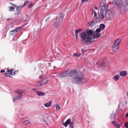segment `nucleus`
Instances as JSON below:
<instances>
[{
	"label": "nucleus",
	"mask_w": 128,
	"mask_h": 128,
	"mask_svg": "<svg viewBox=\"0 0 128 128\" xmlns=\"http://www.w3.org/2000/svg\"><path fill=\"white\" fill-rule=\"evenodd\" d=\"M58 78H66V76H71L72 82V84H84L86 82L84 74L80 71L74 70L71 71L70 70H66L65 72H62L57 74Z\"/></svg>",
	"instance_id": "f257e3e1"
},
{
	"label": "nucleus",
	"mask_w": 128,
	"mask_h": 128,
	"mask_svg": "<svg viewBox=\"0 0 128 128\" xmlns=\"http://www.w3.org/2000/svg\"><path fill=\"white\" fill-rule=\"evenodd\" d=\"M94 30H86L80 34V36L82 39V42L86 46H88L90 42H94V38H98L100 36V33H96L94 34Z\"/></svg>",
	"instance_id": "f03ea898"
},
{
	"label": "nucleus",
	"mask_w": 128,
	"mask_h": 128,
	"mask_svg": "<svg viewBox=\"0 0 128 128\" xmlns=\"http://www.w3.org/2000/svg\"><path fill=\"white\" fill-rule=\"evenodd\" d=\"M101 10L98 14V16L101 20H104L106 18L108 20H112L114 18V14L112 11L108 10L106 4L104 2L100 6Z\"/></svg>",
	"instance_id": "7ed1b4c3"
},
{
	"label": "nucleus",
	"mask_w": 128,
	"mask_h": 128,
	"mask_svg": "<svg viewBox=\"0 0 128 128\" xmlns=\"http://www.w3.org/2000/svg\"><path fill=\"white\" fill-rule=\"evenodd\" d=\"M120 42H122V39L119 38L114 42L112 50L114 52H116L118 50V48H120L119 46L120 44Z\"/></svg>",
	"instance_id": "20e7f679"
},
{
	"label": "nucleus",
	"mask_w": 128,
	"mask_h": 128,
	"mask_svg": "<svg viewBox=\"0 0 128 128\" xmlns=\"http://www.w3.org/2000/svg\"><path fill=\"white\" fill-rule=\"evenodd\" d=\"M16 92L18 94V96L13 98V102H16L18 100H20V98H22V94L24 93L22 90H17Z\"/></svg>",
	"instance_id": "39448f33"
},
{
	"label": "nucleus",
	"mask_w": 128,
	"mask_h": 128,
	"mask_svg": "<svg viewBox=\"0 0 128 128\" xmlns=\"http://www.w3.org/2000/svg\"><path fill=\"white\" fill-rule=\"evenodd\" d=\"M119 10L121 14H124L126 12V7L123 4H120L118 6Z\"/></svg>",
	"instance_id": "423d86ee"
},
{
	"label": "nucleus",
	"mask_w": 128,
	"mask_h": 128,
	"mask_svg": "<svg viewBox=\"0 0 128 128\" xmlns=\"http://www.w3.org/2000/svg\"><path fill=\"white\" fill-rule=\"evenodd\" d=\"M62 20H64V14L60 13L57 16L56 21L62 22Z\"/></svg>",
	"instance_id": "0eeeda50"
},
{
	"label": "nucleus",
	"mask_w": 128,
	"mask_h": 128,
	"mask_svg": "<svg viewBox=\"0 0 128 128\" xmlns=\"http://www.w3.org/2000/svg\"><path fill=\"white\" fill-rule=\"evenodd\" d=\"M94 20H95V22H100V18H98V15L96 11H94Z\"/></svg>",
	"instance_id": "6e6552de"
},
{
	"label": "nucleus",
	"mask_w": 128,
	"mask_h": 128,
	"mask_svg": "<svg viewBox=\"0 0 128 128\" xmlns=\"http://www.w3.org/2000/svg\"><path fill=\"white\" fill-rule=\"evenodd\" d=\"M72 122V120L69 118L66 120L65 123L64 122L62 123V126H65V128H66L68 126V124H70L72 122Z\"/></svg>",
	"instance_id": "1a4fd4ad"
},
{
	"label": "nucleus",
	"mask_w": 128,
	"mask_h": 128,
	"mask_svg": "<svg viewBox=\"0 0 128 128\" xmlns=\"http://www.w3.org/2000/svg\"><path fill=\"white\" fill-rule=\"evenodd\" d=\"M14 70H7V72H6L5 74V76H10L11 74H12V71Z\"/></svg>",
	"instance_id": "9d476101"
},
{
	"label": "nucleus",
	"mask_w": 128,
	"mask_h": 128,
	"mask_svg": "<svg viewBox=\"0 0 128 128\" xmlns=\"http://www.w3.org/2000/svg\"><path fill=\"white\" fill-rule=\"evenodd\" d=\"M62 24V22L56 20V22L54 24V28H58L60 26V24Z\"/></svg>",
	"instance_id": "9b49d317"
},
{
	"label": "nucleus",
	"mask_w": 128,
	"mask_h": 128,
	"mask_svg": "<svg viewBox=\"0 0 128 128\" xmlns=\"http://www.w3.org/2000/svg\"><path fill=\"white\" fill-rule=\"evenodd\" d=\"M100 64L102 68H106V63L104 61H101Z\"/></svg>",
	"instance_id": "f8f14e48"
},
{
	"label": "nucleus",
	"mask_w": 128,
	"mask_h": 128,
	"mask_svg": "<svg viewBox=\"0 0 128 128\" xmlns=\"http://www.w3.org/2000/svg\"><path fill=\"white\" fill-rule=\"evenodd\" d=\"M82 32V29H78L75 30V36L76 40H78V34Z\"/></svg>",
	"instance_id": "ddd939ff"
},
{
	"label": "nucleus",
	"mask_w": 128,
	"mask_h": 128,
	"mask_svg": "<svg viewBox=\"0 0 128 128\" xmlns=\"http://www.w3.org/2000/svg\"><path fill=\"white\" fill-rule=\"evenodd\" d=\"M36 94L39 96H46V94H44V92H42L36 91Z\"/></svg>",
	"instance_id": "4468645a"
},
{
	"label": "nucleus",
	"mask_w": 128,
	"mask_h": 128,
	"mask_svg": "<svg viewBox=\"0 0 128 128\" xmlns=\"http://www.w3.org/2000/svg\"><path fill=\"white\" fill-rule=\"evenodd\" d=\"M112 124H114V126H116V128H120V126L117 124L116 122L114 121H112Z\"/></svg>",
	"instance_id": "2eb2a0df"
},
{
	"label": "nucleus",
	"mask_w": 128,
	"mask_h": 128,
	"mask_svg": "<svg viewBox=\"0 0 128 128\" xmlns=\"http://www.w3.org/2000/svg\"><path fill=\"white\" fill-rule=\"evenodd\" d=\"M120 76L118 74L114 76L113 77V80L115 82H118V80H120Z\"/></svg>",
	"instance_id": "dca6fc26"
},
{
	"label": "nucleus",
	"mask_w": 128,
	"mask_h": 128,
	"mask_svg": "<svg viewBox=\"0 0 128 128\" xmlns=\"http://www.w3.org/2000/svg\"><path fill=\"white\" fill-rule=\"evenodd\" d=\"M128 74V73L126 72V71H122L120 73V75L121 76H126Z\"/></svg>",
	"instance_id": "f3484780"
},
{
	"label": "nucleus",
	"mask_w": 128,
	"mask_h": 128,
	"mask_svg": "<svg viewBox=\"0 0 128 128\" xmlns=\"http://www.w3.org/2000/svg\"><path fill=\"white\" fill-rule=\"evenodd\" d=\"M52 102H49L47 103H46L44 104V106H46V108H50V106H52Z\"/></svg>",
	"instance_id": "a211bd4d"
},
{
	"label": "nucleus",
	"mask_w": 128,
	"mask_h": 128,
	"mask_svg": "<svg viewBox=\"0 0 128 128\" xmlns=\"http://www.w3.org/2000/svg\"><path fill=\"white\" fill-rule=\"evenodd\" d=\"M42 84V86H44V84H48V79L44 78L41 82Z\"/></svg>",
	"instance_id": "6ab92c4d"
},
{
	"label": "nucleus",
	"mask_w": 128,
	"mask_h": 128,
	"mask_svg": "<svg viewBox=\"0 0 128 128\" xmlns=\"http://www.w3.org/2000/svg\"><path fill=\"white\" fill-rule=\"evenodd\" d=\"M24 126H28V124H30V122L28 120H26L24 122H23Z\"/></svg>",
	"instance_id": "aec40b11"
},
{
	"label": "nucleus",
	"mask_w": 128,
	"mask_h": 128,
	"mask_svg": "<svg viewBox=\"0 0 128 128\" xmlns=\"http://www.w3.org/2000/svg\"><path fill=\"white\" fill-rule=\"evenodd\" d=\"M94 24H96V20H95L90 22L88 23V24L90 25V26H94Z\"/></svg>",
	"instance_id": "412c9836"
},
{
	"label": "nucleus",
	"mask_w": 128,
	"mask_h": 128,
	"mask_svg": "<svg viewBox=\"0 0 128 128\" xmlns=\"http://www.w3.org/2000/svg\"><path fill=\"white\" fill-rule=\"evenodd\" d=\"M100 29L101 30H104L106 28V26L104 25V24H100Z\"/></svg>",
	"instance_id": "4be33fe9"
},
{
	"label": "nucleus",
	"mask_w": 128,
	"mask_h": 128,
	"mask_svg": "<svg viewBox=\"0 0 128 128\" xmlns=\"http://www.w3.org/2000/svg\"><path fill=\"white\" fill-rule=\"evenodd\" d=\"M10 12H14V6H10L8 7Z\"/></svg>",
	"instance_id": "5701e85b"
},
{
	"label": "nucleus",
	"mask_w": 128,
	"mask_h": 128,
	"mask_svg": "<svg viewBox=\"0 0 128 128\" xmlns=\"http://www.w3.org/2000/svg\"><path fill=\"white\" fill-rule=\"evenodd\" d=\"M30 19V16L28 15H26L24 18V20H28Z\"/></svg>",
	"instance_id": "b1692460"
},
{
	"label": "nucleus",
	"mask_w": 128,
	"mask_h": 128,
	"mask_svg": "<svg viewBox=\"0 0 128 128\" xmlns=\"http://www.w3.org/2000/svg\"><path fill=\"white\" fill-rule=\"evenodd\" d=\"M20 12V10L16 8V11L15 12L16 16L18 15V14Z\"/></svg>",
	"instance_id": "393cba45"
},
{
	"label": "nucleus",
	"mask_w": 128,
	"mask_h": 128,
	"mask_svg": "<svg viewBox=\"0 0 128 128\" xmlns=\"http://www.w3.org/2000/svg\"><path fill=\"white\" fill-rule=\"evenodd\" d=\"M36 86H40V88H42V82H36Z\"/></svg>",
	"instance_id": "a878e982"
},
{
	"label": "nucleus",
	"mask_w": 128,
	"mask_h": 128,
	"mask_svg": "<svg viewBox=\"0 0 128 128\" xmlns=\"http://www.w3.org/2000/svg\"><path fill=\"white\" fill-rule=\"evenodd\" d=\"M110 118L111 120H114V118H116V114L114 113H112L111 114Z\"/></svg>",
	"instance_id": "bb28decb"
},
{
	"label": "nucleus",
	"mask_w": 128,
	"mask_h": 128,
	"mask_svg": "<svg viewBox=\"0 0 128 128\" xmlns=\"http://www.w3.org/2000/svg\"><path fill=\"white\" fill-rule=\"evenodd\" d=\"M16 32V30L14 29V30H12L10 32V34H11V36H14Z\"/></svg>",
	"instance_id": "cd10ccee"
},
{
	"label": "nucleus",
	"mask_w": 128,
	"mask_h": 128,
	"mask_svg": "<svg viewBox=\"0 0 128 128\" xmlns=\"http://www.w3.org/2000/svg\"><path fill=\"white\" fill-rule=\"evenodd\" d=\"M102 31L100 28H98L96 31H95V32L96 34H98V33H99V32H100Z\"/></svg>",
	"instance_id": "c85d7f7f"
},
{
	"label": "nucleus",
	"mask_w": 128,
	"mask_h": 128,
	"mask_svg": "<svg viewBox=\"0 0 128 128\" xmlns=\"http://www.w3.org/2000/svg\"><path fill=\"white\" fill-rule=\"evenodd\" d=\"M24 5H20V6H17L16 7V8H17L18 10H21V8H24Z\"/></svg>",
	"instance_id": "c756f323"
},
{
	"label": "nucleus",
	"mask_w": 128,
	"mask_h": 128,
	"mask_svg": "<svg viewBox=\"0 0 128 128\" xmlns=\"http://www.w3.org/2000/svg\"><path fill=\"white\" fill-rule=\"evenodd\" d=\"M73 56H76V57L80 56H82V54L74 53Z\"/></svg>",
	"instance_id": "7c9ffc66"
},
{
	"label": "nucleus",
	"mask_w": 128,
	"mask_h": 128,
	"mask_svg": "<svg viewBox=\"0 0 128 128\" xmlns=\"http://www.w3.org/2000/svg\"><path fill=\"white\" fill-rule=\"evenodd\" d=\"M20 28H22L20 27L15 28L14 30H15L16 32H20Z\"/></svg>",
	"instance_id": "2f4dec72"
},
{
	"label": "nucleus",
	"mask_w": 128,
	"mask_h": 128,
	"mask_svg": "<svg viewBox=\"0 0 128 128\" xmlns=\"http://www.w3.org/2000/svg\"><path fill=\"white\" fill-rule=\"evenodd\" d=\"M70 128H74V122H71L70 124Z\"/></svg>",
	"instance_id": "473e14b6"
},
{
	"label": "nucleus",
	"mask_w": 128,
	"mask_h": 128,
	"mask_svg": "<svg viewBox=\"0 0 128 128\" xmlns=\"http://www.w3.org/2000/svg\"><path fill=\"white\" fill-rule=\"evenodd\" d=\"M112 4H113V6H116V0H112Z\"/></svg>",
	"instance_id": "72a5a7b5"
},
{
	"label": "nucleus",
	"mask_w": 128,
	"mask_h": 128,
	"mask_svg": "<svg viewBox=\"0 0 128 128\" xmlns=\"http://www.w3.org/2000/svg\"><path fill=\"white\" fill-rule=\"evenodd\" d=\"M32 7V3H30L29 5H28V8L30 9Z\"/></svg>",
	"instance_id": "f704fd0d"
},
{
	"label": "nucleus",
	"mask_w": 128,
	"mask_h": 128,
	"mask_svg": "<svg viewBox=\"0 0 128 128\" xmlns=\"http://www.w3.org/2000/svg\"><path fill=\"white\" fill-rule=\"evenodd\" d=\"M28 4V1H26L24 2V4H23V6H26V4Z\"/></svg>",
	"instance_id": "c9c22d12"
},
{
	"label": "nucleus",
	"mask_w": 128,
	"mask_h": 128,
	"mask_svg": "<svg viewBox=\"0 0 128 128\" xmlns=\"http://www.w3.org/2000/svg\"><path fill=\"white\" fill-rule=\"evenodd\" d=\"M88 2V0H82L81 4H82L84 2Z\"/></svg>",
	"instance_id": "e433bc0d"
},
{
	"label": "nucleus",
	"mask_w": 128,
	"mask_h": 128,
	"mask_svg": "<svg viewBox=\"0 0 128 128\" xmlns=\"http://www.w3.org/2000/svg\"><path fill=\"white\" fill-rule=\"evenodd\" d=\"M10 4H12V6H13L14 8H16L18 6V5L15 4H12V2H10Z\"/></svg>",
	"instance_id": "4c0bfd02"
},
{
	"label": "nucleus",
	"mask_w": 128,
	"mask_h": 128,
	"mask_svg": "<svg viewBox=\"0 0 128 128\" xmlns=\"http://www.w3.org/2000/svg\"><path fill=\"white\" fill-rule=\"evenodd\" d=\"M56 110H58L60 108V106H58V104H56Z\"/></svg>",
	"instance_id": "58836bf2"
},
{
	"label": "nucleus",
	"mask_w": 128,
	"mask_h": 128,
	"mask_svg": "<svg viewBox=\"0 0 128 128\" xmlns=\"http://www.w3.org/2000/svg\"><path fill=\"white\" fill-rule=\"evenodd\" d=\"M124 126L125 128H128V122H126L124 124Z\"/></svg>",
	"instance_id": "ea45409f"
},
{
	"label": "nucleus",
	"mask_w": 128,
	"mask_h": 128,
	"mask_svg": "<svg viewBox=\"0 0 128 128\" xmlns=\"http://www.w3.org/2000/svg\"><path fill=\"white\" fill-rule=\"evenodd\" d=\"M32 90H33V92H36V88H32Z\"/></svg>",
	"instance_id": "a19ab883"
},
{
	"label": "nucleus",
	"mask_w": 128,
	"mask_h": 128,
	"mask_svg": "<svg viewBox=\"0 0 128 128\" xmlns=\"http://www.w3.org/2000/svg\"><path fill=\"white\" fill-rule=\"evenodd\" d=\"M0 72H6V70H1Z\"/></svg>",
	"instance_id": "79ce46f5"
},
{
	"label": "nucleus",
	"mask_w": 128,
	"mask_h": 128,
	"mask_svg": "<svg viewBox=\"0 0 128 128\" xmlns=\"http://www.w3.org/2000/svg\"><path fill=\"white\" fill-rule=\"evenodd\" d=\"M49 20H50V18H48L47 19H46V22H48Z\"/></svg>",
	"instance_id": "37998d69"
},
{
	"label": "nucleus",
	"mask_w": 128,
	"mask_h": 128,
	"mask_svg": "<svg viewBox=\"0 0 128 128\" xmlns=\"http://www.w3.org/2000/svg\"><path fill=\"white\" fill-rule=\"evenodd\" d=\"M81 50H82V52H84V49L82 48V49Z\"/></svg>",
	"instance_id": "c03bdc74"
},
{
	"label": "nucleus",
	"mask_w": 128,
	"mask_h": 128,
	"mask_svg": "<svg viewBox=\"0 0 128 128\" xmlns=\"http://www.w3.org/2000/svg\"><path fill=\"white\" fill-rule=\"evenodd\" d=\"M126 118H128V112L126 114Z\"/></svg>",
	"instance_id": "a18cd8bd"
},
{
	"label": "nucleus",
	"mask_w": 128,
	"mask_h": 128,
	"mask_svg": "<svg viewBox=\"0 0 128 128\" xmlns=\"http://www.w3.org/2000/svg\"><path fill=\"white\" fill-rule=\"evenodd\" d=\"M37 38H38V37L35 38V39H34V42H36V40Z\"/></svg>",
	"instance_id": "49530a36"
},
{
	"label": "nucleus",
	"mask_w": 128,
	"mask_h": 128,
	"mask_svg": "<svg viewBox=\"0 0 128 128\" xmlns=\"http://www.w3.org/2000/svg\"><path fill=\"white\" fill-rule=\"evenodd\" d=\"M124 104H128V102H127V101H125Z\"/></svg>",
	"instance_id": "de8ad7c7"
},
{
	"label": "nucleus",
	"mask_w": 128,
	"mask_h": 128,
	"mask_svg": "<svg viewBox=\"0 0 128 128\" xmlns=\"http://www.w3.org/2000/svg\"><path fill=\"white\" fill-rule=\"evenodd\" d=\"M94 8H95V10H98V7L95 6Z\"/></svg>",
	"instance_id": "09e8293b"
},
{
	"label": "nucleus",
	"mask_w": 128,
	"mask_h": 128,
	"mask_svg": "<svg viewBox=\"0 0 128 128\" xmlns=\"http://www.w3.org/2000/svg\"><path fill=\"white\" fill-rule=\"evenodd\" d=\"M42 78V76H39V78Z\"/></svg>",
	"instance_id": "8fccbe9b"
},
{
	"label": "nucleus",
	"mask_w": 128,
	"mask_h": 128,
	"mask_svg": "<svg viewBox=\"0 0 128 128\" xmlns=\"http://www.w3.org/2000/svg\"><path fill=\"white\" fill-rule=\"evenodd\" d=\"M46 124L48 126V123H46Z\"/></svg>",
	"instance_id": "3c124183"
},
{
	"label": "nucleus",
	"mask_w": 128,
	"mask_h": 128,
	"mask_svg": "<svg viewBox=\"0 0 128 128\" xmlns=\"http://www.w3.org/2000/svg\"><path fill=\"white\" fill-rule=\"evenodd\" d=\"M14 74H16V72H14Z\"/></svg>",
	"instance_id": "603ef678"
},
{
	"label": "nucleus",
	"mask_w": 128,
	"mask_h": 128,
	"mask_svg": "<svg viewBox=\"0 0 128 128\" xmlns=\"http://www.w3.org/2000/svg\"><path fill=\"white\" fill-rule=\"evenodd\" d=\"M120 2H122V0H120Z\"/></svg>",
	"instance_id": "864d4df0"
},
{
	"label": "nucleus",
	"mask_w": 128,
	"mask_h": 128,
	"mask_svg": "<svg viewBox=\"0 0 128 128\" xmlns=\"http://www.w3.org/2000/svg\"><path fill=\"white\" fill-rule=\"evenodd\" d=\"M38 36V34H36V36Z\"/></svg>",
	"instance_id": "5fc2aeb1"
},
{
	"label": "nucleus",
	"mask_w": 128,
	"mask_h": 128,
	"mask_svg": "<svg viewBox=\"0 0 128 128\" xmlns=\"http://www.w3.org/2000/svg\"><path fill=\"white\" fill-rule=\"evenodd\" d=\"M88 122H90V121L88 120Z\"/></svg>",
	"instance_id": "6e6d98bb"
},
{
	"label": "nucleus",
	"mask_w": 128,
	"mask_h": 128,
	"mask_svg": "<svg viewBox=\"0 0 128 128\" xmlns=\"http://www.w3.org/2000/svg\"><path fill=\"white\" fill-rule=\"evenodd\" d=\"M39 30H40V28Z\"/></svg>",
	"instance_id": "4d7b16f0"
},
{
	"label": "nucleus",
	"mask_w": 128,
	"mask_h": 128,
	"mask_svg": "<svg viewBox=\"0 0 128 128\" xmlns=\"http://www.w3.org/2000/svg\"><path fill=\"white\" fill-rule=\"evenodd\" d=\"M44 122H46V120H44Z\"/></svg>",
	"instance_id": "13d9d810"
}]
</instances>
